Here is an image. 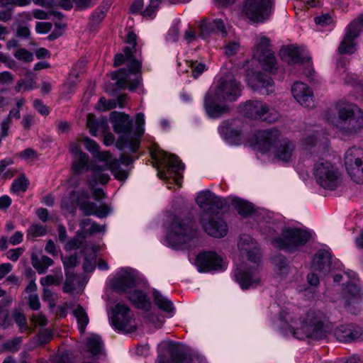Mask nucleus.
Wrapping results in <instances>:
<instances>
[{
	"label": "nucleus",
	"mask_w": 363,
	"mask_h": 363,
	"mask_svg": "<svg viewBox=\"0 0 363 363\" xmlns=\"http://www.w3.org/2000/svg\"><path fill=\"white\" fill-rule=\"evenodd\" d=\"M52 28V24L50 22H37L35 24V31L39 34L48 33Z\"/></svg>",
	"instance_id": "nucleus-62"
},
{
	"label": "nucleus",
	"mask_w": 363,
	"mask_h": 363,
	"mask_svg": "<svg viewBox=\"0 0 363 363\" xmlns=\"http://www.w3.org/2000/svg\"><path fill=\"white\" fill-rule=\"evenodd\" d=\"M118 106L116 99H112L108 101L104 97H101L97 105L98 109L108 110Z\"/></svg>",
	"instance_id": "nucleus-56"
},
{
	"label": "nucleus",
	"mask_w": 363,
	"mask_h": 363,
	"mask_svg": "<svg viewBox=\"0 0 363 363\" xmlns=\"http://www.w3.org/2000/svg\"><path fill=\"white\" fill-rule=\"evenodd\" d=\"M109 118L116 133L127 134L131 131L133 123L128 115L124 113L112 111L110 113Z\"/></svg>",
	"instance_id": "nucleus-32"
},
{
	"label": "nucleus",
	"mask_w": 363,
	"mask_h": 363,
	"mask_svg": "<svg viewBox=\"0 0 363 363\" xmlns=\"http://www.w3.org/2000/svg\"><path fill=\"white\" fill-rule=\"evenodd\" d=\"M196 234L191 219L175 216L172 218L169 225L166 240L169 246L183 249L196 238Z\"/></svg>",
	"instance_id": "nucleus-7"
},
{
	"label": "nucleus",
	"mask_w": 363,
	"mask_h": 363,
	"mask_svg": "<svg viewBox=\"0 0 363 363\" xmlns=\"http://www.w3.org/2000/svg\"><path fill=\"white\" fill-rule=\"evenodd\" d=\"M331 254L326 250H319L313 256L312 267L315 270L325 275L331 270Z\"/></svg>",
	"instance_id": "nucleus-31"
},
{
	"label": "nucleus",
	"mask_w": 363,
	"mask_h": 363,
	"mask_svg": "<svg viewBox=\"0 0 363 363\" xmlns=\"http://www.w3.org/2000/svg\"><path fill=\"white\" fill-rule=\"evenodd\" d=\"M345 274L350 280L346 284H344L343 298L345 300V304L350 306L362 300L363 289L354 272L350 271L346 272Z\"/></svg>",
	"instance_id": "nucleus-18"
},
{
	"label": "nucleus",
	"mask_w": 363,
	"mask_h": 363,
	"mask_svg": "<svg viewBox=\"0 0 363 363\" xmlns=\"http://www.w3.org/2000/svg\"><path fill=\"white\" fill-rule=\"evenodd\" d=\"M296 149L295 143L288 138H282L274 146L273 153L274 157L283 162H289L292 160Z\"/></svg>",
	"instance_id": "nucleus-29"
},
{
	"label": "nucleus",
	"mask_w": 363,
	"mask_h": 363,
	"mask_svg": "<svg viewBox=\"0 0 363 363\" xmlns=\"http://www.w3.org/2000/svg\"><path fill=\"white\" fill-rule=\"evenodd\" d=\"M270 46L269 39L262 35L257 39L255 45L254 57L257 59L267 71H272L276 65L274 53Z\"/></svg>",
	"instance_id": "nucleus-16"
},
{
	"label": "nucleus",
	"mask_w": 363,
	"mask_h": 363,
	"mask_svg": "<svg viewBox=\"0 0 363 363\" xmlns=\"http://www.w3.org/2000/svg\"><path fill=\"white\" fill-rule=\"evenodd\" d=\"M189 67L191 69L192 75L194 78H198L205 70L206 65L197 61H186Z\"/></svg>",
	"instance_id": "nucleus-53"
},
{
	"label": "nucleus",
	"mask_w": 363,
	"mask_h": 363,
	"mask_svg": "<svg viewBox=\"0 0 363 363\" xmlns=\"http://www.w3.org/2000/svg\"><path fill=\"white\" fill-rule=\"evenodd\" d=\"M86 345L89 352L94 357L99 358L104 356V343L99 335H91L86 340Z\"/></svg>",
	"instance_id": "nucleus-36"
},
{
	"label": "nucleus",
	"mask_w": 363,
	"mask_h": 363,
	"mask_svg": "<svg viewBox=\"0 0 363 363\" xmlns=\"http://www.w3.org/2000/svg\"><path fill=\"white\" fill-rule=\"evenodd\" d=\"M242 255H246L249 261L258 263L260 261V251L256 241L248 235H242L238 243Z\"/></svg>",
	"instance_id": "nucleus-25"
},
{
	"label": "nucleus",
	"mask_w": 363,
	"mask_h": 363,
	"mask_svg": "<svg viewBox=\"0 0 363 363\" xmlns=\"http://www.w3.org/2000/svg\"><path fill=\"white\" fill-rule=\"evenodd\" d=\"M240 48V44L238 42H230L225 47V53L228 56L235 55Z\"/></svg>",
	"instance_id": "nucleus-64"
},
{
	"label": "nucleus",
	"mask_w": 363,
	"mask_h": 363,
	"mask_svg": "<svg viewBox=\"0 0 363 363\" xmlns=\"http://www.w3.org/2000/svg\"><path fill=\"white\" fill-rule=\"evenodd\" d=\"M240 112L245 116L252 119H261L267 123L276 122L280 115L279 112L269 108L268 106L260 101H247L240 106Z\"/></svg>",
	"instance_id": "nucleus-10"
},
{
	"label": "nucleus",
	"mask_w": 363,
	"mask_h": 363,
	"mask_svg": "<svg viewBox=\"0 0 363 363\" xmlns=\"http://www.w3.org/2000/svg\"><path fill=\"white\" fill-rule=\"evenodd\" d=\"M25 104L24 99L21 98L16 101V106L10 110L8 116L6 118V119H9V121H12L14 119H20L21 118V108Z\"/></svg>",
	"instance_id": "nucleus-54"
},
{
	"label": "nucleus",
	"mask_w": 363,
	"mask_h": 363,
	"mask_svg": "<svg viewBox=\"0 0 363 363\" xmlns=\"http://www.w3.org/2000/svg\"><path fill=\"white\" fill-rule=\"evenodd\" d=\"M14 57L24 62H31L33 60V53L25 48L18 49L14 53Z\"/></svg>",
	"instance_id": "nucleus-57"
},
{
	"label": "nucleus",
	"mask_w": 363,
	"mask_h": 363,
	"mask_svg": "<svg viewBox=\"0 0 363 363\" xmlns=\"http://www.w3.org/2000/svg\"><path fill=\"white\" fill-rule=\"evenodd\" d=\"M235 279L242 289L255 287L260 283V277L255 268L245 270L238 267L235 272Z\"/></svg>",
	"instance_id": "nucleus-26"
},
{
	"label": "nucleus",
	"mask_w": 363,
	"mask_h": 363,
	"mask_svg": "<svg viewBox=\"0 0 363 363\" xmlns=\"http://www.w3.org/2000/svg\"><path fill=\"white\" fill-rule=\"evenodd\" d=\"M300 329L294 331V337L321 339L331 331L332 327L326 315L320 310H310L300 321Z\"/></svg>",
	"instance_id": "nucleus-5"
},
{
	"label": "nucleus",
	"mask_w": 363,
	"mask_h": 363,
	"mask_svg": "<svg viewBox=\"0 0 363 363\" xmlns=\"http://www.w3.org/2000/svg\"><path fill=\"white\" fill-rule=\"evenodd\" d=\"M46 234V228L40 224H33L28 229V235L33 238L41 237Z\"/></svg>",
	"instance_id": "nucleus-55"
},
{
	"label": "nucleus",
	"mask_w": 363,
	"mask_h": 363,
	"mask_svg": "<svg viewBox=\"0 0 363 363\" xmlns=\"http://www.w3.org/2000/svg\"><path fill=\"white\" fill-rule=\"evenodd\" d=\"M96 157L101 164H96L91 168V174L86 180L87 185L91 188L99 184H105L109 181L110 176L106 172L108 170L119 181L127 179L128 173L120 167L119 160L113 158L109 151H102Z\"/></svg>",
	"instance_id": "nucleus-4"
},
{
	"label": "nucleus",
	"mask_w": 363,
	"mask_h": 363,
	"mask_svg": "<svg viewBox=\"0 0 363 363\" xmlns=\"http://www.w3.org/2000/svg\"><path fill=\"white\" fill-rule=\"evenodd\" d=\"M337 69L342 74V79L346 84L352 86H356L358 84L355 74L346 72L345 63L344 62L339 61L337 62Z\"/></svg>",
	"instance_id": "nucleus-49"
},
{
	"label": "nucleus",
	"mask_w": 363,
	"mask_h": 363,
	"mask_svg": "<svg viewBox=\"0 0 363 363\" xmlns=\"http://www.w3.org/2000/svg\"><path fill=\"white\" fill-rule=\"evenodd\" d=\"M310 238L311 234L307 230L286 228L282 231L280 237L274 239L272 243L277 248L292 251L304 245Z\"/></svg>",
	"instance_id": "nucleus-9"
},
{
	"label": "nucleus",
	"mask_w": 363,
	"mask_h": 363,
	"mask_svg": "<svg viewBox=\"0 0 363 363\" xmlns=\"http://www.w3.org/2000/svg\"><path fill=\"white\" fill-rule=\"evenodd\" d=\"M43 301L48 302L50 308L55 307V294H53L51 289L46 287L43 289Z\"/></svg>",
	"instance_id": "nucleus-60"
},
{
	"label": "nucleus",
	"mask_w": 363,
	"mask_h": 363,
	"mask_svg": "<svg viewBox=\"0 0 363 363\" xmlns=\"http://www.w3.org/2000/svg\"><path fill=\"white\" fill-rule=\"evenodd\" d=\"M171 357L174 363H206L205 361L198 358L191 359L180 347L177 346L172 347Z\"/></svg>",
	"instance_id": "nucleus-37"
},
{
	"label": "nucleus",
	"mask_w": 363,
	"mask_h": 363,
	"mask_svg": "<svg viewBox=\"0 0 363 363\" xmlns=\"http://www.w3.org/2000/svg\"><path fill=\"white\" fill-rule=\"evenodd\" d=\"M272 262L274 264V270L276 274L281 278L285 277L289 274V263L284 256L281 255L274 256L272 258Z\"/></svg>",
	"instance_id": "nucleus-39"
},
{
	"label": "nucleus",
	"mask_w": 363,
	"mask_h": 363,
	"mask_svg": "<svg viewBox=\"0 0 363 363\" xmlns=\"http://www.w3.org/2000/svg\"><path fill=\"white\" fill-rule=\"evenodd\" d=\"M89 194L85 189L79 191H72L69 196H65L61 203V206L69 212L76 210L78 206L85 216L95 215L100 218L106 217L111 209L106 204L97 206L94 202L89 201Z\"/></svg>",
	"instance_id": "nucleus-6"
},
{
	"label": "nucleus",
	"mask_w": 363,
	"mask_h": 363,
	"mask_svg": "<svg viewBox=\"0 0 363 363\" xmlns=\"http://www.w3.org/2000/svg\"><path fill=\"white\" fill-rule=\"evenodd\" d=\"M344 160L351 179L356 183H363V149L356 147L349 148Z\"/></svg>",
	"instance_id": "nucleus-12"
},
{
	"label": "nucleus",
	"mask_w": 363,
	"mask_h": 363,
	"mask_svg": "<svg viewBox=\"0 0 363 363\" xmlns=\"http://www.w3.org/2000/svg\"><path fill=\"white\" fill-rule=\"evenodd\" d=\"M82 230L86 235L87 233L92 234L95 233L104 232L105 230L104 226H101L92 221L90 218H85L80 223Z\"/></svg>",
	"instance_id": "nucleus-44"
},
{
	"label": "nucleus",
	"mask_w": 363,
	"mask_h": 363,
	"mask_svg": "<svg viewBox=\"0 0 363 363\" xmlns=\"http://www.w3.org/2000/svg\"><path fill=\"white\" fill-rule=\"evenodd\" d=\"M279 306L274 303L270 306V311L276 313L279 311L278 320L280 321L281 327L284 331L285 335L289 333L294 337V331L300 329V321L301 318L299 314L294 312L292 307L285 306L280 311Z\"/></svg>",
	"instance_id": "nucleus-13"
},
{
	"label": "nucleus",
	"mask_w": 363,
	"mask_h": 363,
	"mask_svg": "<svg viewBox=\"0 0 363 363\" xmlns=\"http://www.w3.org/2000/svg\"><path fill=\"white\" fill-rule=\"evenodd\" d=\"M12 318L19 328L21 332H25L28 330L27 320L23 313L19 311H15L12 314Z\"/></svg>",
	"instance_id": "nucleus-52"
},
{
	"label": "nucleus",
	"mask_w": 363,
	"mask_h": 363,
	"mask_svg": "<svg viewBox=\"0 0 363 363\" xmlns=\"http://www.w3.org/2000/svg\"><path fill=\"white\" fill-rule=\"evenodd\" d=\"M196 262L201 272L223 270L225 268L222 258L213 252L200 253Z\"/></svg>",
	"instance_id": "nucleus-21"
},
{
	"label": "nucleus",
	"mask_w": 363,
	"mask_h": 363,
	"mask_svg": "<svg viewBox=\"0 0 363 363\" xmlns=\"http://www.w3.org/2000/svg\"><path fill=\"white\" fill-rule=\"evenodd\" d=\"M137 36L133 32H128L126 43L130 47L123 50V53L117 54L115 56L114 66L118 67L126 62L128 68H122L111 74V78L116 80V85L119 89L128 88L135 90L140 84L139 77L136 74L141 69V61L137 60L136 52Z\"/></svg>",
	"instance_id": "nucleus-2"
},
{
	"label": "nucleus",
	"mask_w": 363,
	"mask_h": 363,
	"mask_svg": "<svg viewBox=\"0 0 363 363\" xmlns=\"http://www.w3.org/2000/svg\"><path fill=\"white\" fill-rule=\"evenodd\" d=\"M111 318L112 325L118 330L129 333L136 329L133 314L130 308L124 304L117 303L115 306Z\"/></svg>",
	"instance_id": "nucleus-15"
},
{
	"label": "nucleus",
	"mask_w": 363,
	"mask_h": 363,
	"mask_svg": "<svg viewBox=\"0 0 363 363\" xmlns=\"http://www.w3.org/2000/svg\"><path fill=\"white\" fill-rule=\"evenodd\" d=\"M338 121L335 126L348 134H356L363 129V111L357 105L339 103L337 105Z\"/></svg>",
	"instance_id": "nucleus-8"
},
{
	"label": "nucleus",
	"mask_w": 363,
	"mask_h": 363,
	"mask_svg": "<svg viewBox=\"0 0 363 363\" xmlns=\"http://www.w3.org/2000/svg\"><path fill=\"white\" fill-rule=\"evenodd\" d=\"M89 155L86 153L79 154L74 156L72 163V169L74 174H79L83 170H89L91 172V168L96 164H100L97 162H92L89 166Z\"/></svg>",
	"instance_id": "nucleus-34"
},
{
	"label": "nucleus",
	"mask_w": 363,
	"mask_h": 363,
	"mask_svg": "<svg viewBox=\"0 0 363 363\" xmlns=\"http://www.w3.org/2000/svg\"><path fill=\"white\" fill-rule=\"evenodd\" d=\"M280 56L283 60L291 65L304 63L310 60L303 49L291 45L282 48L280 50Z\"/></svg>",
	"instance_id": "nucleus-27"
},
{
	"label": "nucleus",
	"mask_w": 363,
	"mask_h": 363,
	"mask_svg": "<svg viewBox=\"0 0 363 363\" xmlns=\"http://www.w3.org/2000/svg\"><path fill=\"white\" fill-rule=\"evenodd\" d=\"M314 20L315 23L320 26H328L333 22L332 17L328 13L317 16L314 18Z\"/></svg>",
	"instance_id": "nucleus-63"
},
{
	"label": "nucleus",
	"mask_w": 363,
	"mask_h": 363,
	"mask_svg": "<svg viewBox=\"0 0 363 363\" xmlns=\"http://www.w3.org/2000/svg\"><path fill=\"white\" fill-rule=\"evenodd\" d=\"M29 184L28 180L24 175L13 180L11 185V191L15 193L25 192Z\"/></svg>",
	"instance_id": "nucleus-50"
},
{
	"label": "nucleus",
	"mask_w": 363,
	"mask_h": 363,
	"mask_svg": "<svg viewBox=\"0 0 363 363\" xmlns=\"http://www.w3.org/2000/svg\"><path fill=\"white\" fill-rule=\"evenodd\" d=\"M241 96V87L234 75L228 73L220 78L213 97L207 93L204 99V107L211 118H218L225 112L227 107L219 101H235Z\"/></svg>",
	"instance_id": "nucleus-3"
},
{
	"label": "nucleus",
	"mask_w": 363,
	"mask_h": 363,
	"mask_svg": "<svg viewBox=\"0 0 363 363\" xmlns=\"http://www.w3.org/2000/svg\"><path fill=\"white\" fill-rule=\"evenodd\" d=\"M111 6L109 1L106 4L99 6L91 14L90 21L92 25L99 24L105 18L106 13Z\"/></svg>",
	"instance_id": "nucleus-47"
},
{
	"label": "nucleus",
	"mask_w": 363,
	"mask_h": 363,
	"mask_svg": "<svg viewBox=\"0 0 363 363\" xmlns=\"http://www.w3.org/2000/svg\"><path fill=\"white\" fill-rule=\"evenodd\" d=\"M73 357L71 353L66 351L61 354L56 355L52 361V363H73Z\"/></svg>",
	"instance_id": "nucleus-58"
},
{
	"label": "nucleus",
	"mask_w": 363,
	"mask_h": 363,
	"mask_svg": "<svg viewBox=\"0 0 363 363\" xmlns=\"http://www.w3.org/2000/svg\"><path fill=\"white\" fill-rule=\"evenodd\" d=\"M302 144L306 149L315 147L317 153L322 152V155H317L318 158L313 164V175L317 184L325 189H335L341 183L340 173L335 164L327 158L328 138L323 137L320 140L317 132L306 133L302 138Z\"/></svg>",
	"instance_id": "nucleus-1"
},
{
	"label": "nucleus",
	"mask_w": 363,
	"mask_h": 363,
	"mask_svg": "<svg viewBox=\"0 0 363 363\" xmlns=\"http://www.w3.org/2000/svg\"><path fill=\"white\" fill-rule=\"evenodd\" d=\"M136 273L130 269H121L111 279V286L117 293H125L135 286Z\"/></svg>",
	"instance_id": "nucleus-19"
},
{
	"label": "nucleus",
	"mask_w": 363,
	"mask_h": 363,
	"mask_svg": "<svg viewBox=\"0 0 363 363\" xmlns=\"http://www.w3.org/2000/svg\"><path fill=\"white\" fill-rule=\"evenodd\" d=\"M128 299L138 308L148 310L150 302L147 301L145 294L140 290H135L128 296Z\"/></svg>",
	"instance_id": "nucleus-38"
},
{
	"label": "nucleus",
	"mask_w": 363,
	"mask_h": 363,
	"mask_svg": "<svg viewBox=\"0 0 363 363\" xmlns=\"http://www.w3.org/2000/svg\"><path fill=\"white\" fill-rule=\"evenodd\" d=\"M362 331L359 326L355 324L342 325L335 330L336 339L342 342H350L358 340Z\"/></svg>",
	"instance_id": "nucleus-28"
},
{
	"label": "nucleus",
	"mask_w": 363,
	"mask_h": 363,
	"mask_svg": "<svg viewBox=\"0 0 363 363\" xmlns=\"http://www.w3.org/2000/svg\"><path fill=\"white\" fill-rule=\"evenodd\" d=\"M201 223L203 230L211 236L223 238L227 235L228 225L226 223L219 217L206 216L202 215Z\"/></svg>",
	"instance_id": "nucleus-20"
},
{
	"label": "nucleus",
	"mask_w": 363,
	"mask_h": 363,
	"mask_svg": "<svg viewBox=\"0 0 363 363\" xmlns=\"http://www.w3.org/2000/svg\"><path fill=\"white\" fill-rule=\"evenodd\" d=\"M361 30L363 31V14L349 25L346 35L338 48L340 54H352L354 52V40L359 36Z\"/></svg>",
	"instance_id": "nucleus-17"
},
{
	"label": "nucleus",
	"mask_w": 363,
	"mask_h": 363,
	"mask_svg": "<svg viewBox=\"0 0 363 363\" xmlns=\"http://www.w3.org/2000/svg\"><path fill=\"white\" fill-rule=\"evenodd\" d=\"M86 236L82 230H79L77 235L66 243L65 249L67 250H74L84 248L86 246Z\"/></svg>",
	"instance_id": "nucleus-42"
},
{
	"label": "nucleus",
	"mask_w": 363,
	"mask_h": 363,
	"mask_svg": "<svg viewBox=\"0 0 363 363\" xmlns=\"http://www.w3.org/2000/svg\"><path fill=\"white\" fill-rule=\"evenodd\" d=\"M32 263L33 267L39 274H44L46 272L48 268L54 264V262L51 258L47 256H43L40 259L33 258Z\"/></svg>",
	"instance_id": "nucleus-46"
},
{
	"label": "nucleus",
	"mask_w": 363,
	"mask_h": 363,
	"mask_svg": "<svg viewBox=\"0 0 363 363\" xmlns=\"http://www.w3.org/2000/svg\"><path fill=\"white\" fill-rule=\"evenodd\" d=\"M73 313L77 320L79 329L82 333H84L86 326L89 323V318L86 313L82 306L78 305L77 307L74 309Z\"/></svg>",
	"instance_id": "nucleus-48"
},
{
	"label": "nucleus",
	"mask_w": 363,
	"mask_h": 363,
	"mask_svg": "<svg viewBox=\"0 0 363 363\" xmlns=\"http://www.w3.org/2000/svg\"><path fill=\"white\" fill-rule=\"evenodd\" d=\"M291 93L297 102L303 107L312 108L315 101L311 89L303 82H295L291 87Z\"/></svg>",
	"instance_id": "nucleus-22"
},
{
	"label": "nucleus",
	"mask_w": 363,
	"mask_h": 363,
	"mask_svg": "<svg viewBox=\"0 0 363 363\" xmlns=\"http://www.w3.org/2000/svg\"><path fill=\"white\" fill-rule=\"evenodd\" d=\"M238 121H224L218 127L220 135L230 144L239 145L242 141V128Z\"/></svg>",
	"instance_id": "nucleus-23"
},
{
	"label": "nucleus",
	"mask_w": 363,
	"mask_h": 363,
	"mask_svg": "<svg viewBox=\"0 0 363 363\" xmlns=\"http://www.w3.org/2000/svg\"><path fill=\"white\" fill-rule=\"evenodd\" d=\"M82 141L85 148L88 151L94 154V157L96 160L95 161L101 164V162H99V159L96 157V155L101 152L99 151V146L98 145V144L94 140L89 138H84Z\"/></svg>",
	"instance_id": "nucleus-51"
},
{
	"label": "nucleus",
	"mask_w": 363,
	"mask_h": 363,
	"mask_svg": "<svg viewBox=\"0 0 363 363\" xmlns=\"http://www.w3.org/2000/svg\"><path fill=\"white\" fill-rule=\"evenodd\" d=\"M62 261L67 277L66 282H67L68 279H71L74 277L73 269L79 264L78 259L77 257L74 255L69 257H62Z\"/></svg>",
	"instance_id": "nucleus-43"
},
{
	"label": "nucleus",
	"mask_w": 363,
	"mask_h": 363,
	"mask_svg": "<svg viewBox=\"0 0 363 363\" xmlns=\"http://www.w3.org/2000/svg\"><path fill=\"white\" fill-rule=\"evenodd\" d=\"M52 338V333L48 330H42L37 337V342L40 345H45Z\"/></svg>",
	"instance_id": "nucleus-61"
},
{
	"label": "nucleus",
	"mask_w": 363,
	"mask_h": 363,
	"mask_svg": "<svg viewBox=\"0 0 363 363\" xmlns=\"http://www.w3.org/2000/svg\"><path fill=\"white\" fill-rule=\"evenodd\" d=\"M249 84L252 89L262 94H269L274 91V84L272 78L262 72L256 74L255 79H251Z\"/></svg>",
	"instance_id": "nucleus-30"
},
{
	"label": "nucleus",
	"mask_w": 363,
	"mask_h": 363,
	"mask_svg": "<svg viewBox=\"0 0 363 363\" xmlns=\"http://www.w3.org/2000/svg\"><path fill=\"white\" fill-rule=\"evenodd\" d=\"M155 303L157 307L167 313H171L174 311V307L172 302L167 297L164 296L161 293L155 290L152 294Z\"/></svg>",
	"instance_id": "nucleus-40"
},
{
	"label": "nucleus",
	"mask_w": 363,
	"mask_h": 363,
	"mask_svg": "<svg viewBox=\"0 0 363 363\" xmlns=\"http://www.w3.org/2000/svg\"><path fill=\"white\" fill-rule=\"evenodd\" d=\"M167 163V167L169 172L174 174H179L180 171L184 169V164L174 155H166Z\"/></svg>",
	"instance_id": "nucleus-45"
},
{
	"label": "nucleus",
	"mask_w": 363,
	"mask_h": 363,
	"mask_svg": "<svg viewBox=\"0 0 363 363\" xmlns=\"http://www.w3.org/2000/svg\"><path fill=\"white\" fill-rule=\"evenodd\" d=\"M35 82L32 79H29L27 80H21L18 82V84L16 87V89L18 92H20L23 90H32L35 86Z\"/></svg>",
	"instance_id": "nucleus-59"
},
{
	"label": "nucleus",
	"mask_w": 363,
	"mask_h": 363,
	"mask_svg": "<svg viewBox=\"0 0 363 363\" xmlns=\"http://www.w3.org/2000/svg\"><path fill=\"white\" fill-rule=\"evenodd\" d=\"M140 146V140L138 138H130L128 135H122L119 137L116 142V147L119 150L129 148V150L135 152Z\"/></svg>",
	"instance_id": "nucleus-41"
},
{
	"label": "nucleus",
	"mask_w": 363,
	"mask_h": 363,
	"mask_svg": "<svg viewBox=\"0 0 363 363\" xmlns=\"http://www.w3.org/2000/svg\"><path fill=\"white\" fill-rule=\"evenodd\" d=\"M229 203L243 216H249L254 211V206L251 203L238 197H228V204Z\"/></svg>",
	"instance_id": "nucleus-35"
},
{
	"label": "nucleus",
	"mask_w": 363,
	"mask_h": 363,
	"mask_svg": "<svg viewBox=\"0 0 363 363\" xmlns=\"http://www.w3.org/2000/svg\"><path fill=\"white\" fill-rule=\"evenodd\" d=\"M196 203L203 211V215L211 216L228 205V198L218 196L211 191H203L198 194Z\"/></svg>",
	"instance_id": "nucleus-14"
},
{
	"label": "nucleus",
	"mask_w": 363,
	"mask_h": 363,
	"mask_svg": "<svg viewBox=\"0 0 363 363\" xmlns=\"http://www.w3.org/2000/svg\"><path fill=\"white\" fill-rule=\"evenodd\" d=\"M274 7V0H245L243 12L254 22H264L269 18Z\"/></svg>",
	"instance_id": "nucleus-11"
},
{
	"label": "nucleus",
	"mask_w": 363,
	"mask_h": 363,
	"mask_svg": "<svg viewBox=\"0 0 363 363\" xmlns=\"http://www.w3.org/2000/svg\"><path fill=\"white\" fill-rule=\"evenodd\" d=\"M213 33H221L223 36L226 35L225 27L221 19L204 20L201 22L200 25L201 37L206 38Z\"/></svg>",
	"instance_id": "nucleus-33"
},
{
	"label": "nucleus",
	"mask_w": 363,
	"mask_h": 363,
	"mask_svg": "<svg viewBox=\"0 0 363 363\" xmlns=\"http://www.w3.org/2000/svg\"><path fill=\"white\" fill-rule=\"evenodd\" d=\"M280 136V131L276 128L259 130L257 133V144L262 152H269L281 140Z\"/></svg>",
	"instance_id": "nucleus-24"
}]
</instances>
